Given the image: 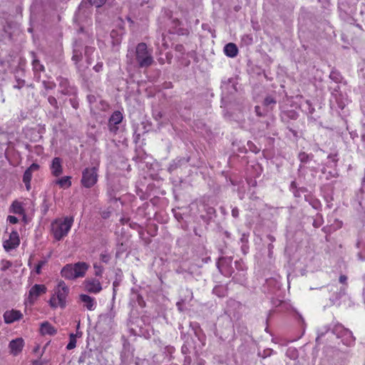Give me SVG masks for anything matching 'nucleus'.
I'll return each mask as SVG.
<instances>
[{"label":"nucleus","instance_id":"obj_13","mask_svg":"<svg viewBox=\"0 0 365 365\" xmlns=\"http://www.w3.org/2000/svg\"><path fill=\"white\" fill-rule=\"evenodd\" d=\"M79 299L83 304V307L87 310L93 311L96 308L95 298L86 294H81L79 295Z\"/></svg>","mask_w":365,"mask_h":365},{"label":"nucleus","instance_id":"obj_25","mask_svg":"<svg viewBox=\"0 0 365 365\" xmlns=\"http://www.w3.org/2000/svg\"><path fill=\"white\" fill-rule=\"evenodd\" d=\"M277 101L272 96H267L264 100V106L268 107L271 105H275Z\"/></svg>","mask_w":365,"mask_h":365},{"label":"nucleus","instance_id":"obj_40","mask_svg":"<svg viewBox=\"0 0 365 365\" xmlns=\"http://www.w3.org/2000/svg\"><path fill=\"white\" fill-rule=\"evenodd\" d=\"M217 288H215V289H214V292H215V294L216 295H217V296H218V297H224V294H222V295H221V294H218V293L217 292Z\"/></svg>","mask_w":365,"mask_h":365},{"label":"nucleus","instance_id":"obj_41","mask_svg":"<svg viewBox=\"0 0 365 365\" xmlns=\"http://www.w3.org/2000/svg\"><path fill=\"white\" fill-rule=\"evenodd\" d=\"M159 62H160V64H163L164 63L163 59L159 60Z\"/></svg>","mask_w":365,"mask_h":365},{"label":"nucleus","instance_id":"obj_27","mask_svg":"<svg viewBox=\"0 0 365 365\" xmlns=\"http://www.w3.org/2000/svg\"><path fill=\"white\" fill-rule=\"evenodd\" d=\"M46 262V261L41 260V261H39L36 264V265L35 267V272H36V274H41V269L45 265Z\"/></svg>","mask_w":365,"mask_h":365},{"label":"nucleus","instance_id":"obj_18","mask_svg":"<svg viewBox=\"0 0 365 365\" xmlns=\"http://www.w3.org/2000/svg\"><path fill=\"white\" fill-rule=\"evenodd\" d=\"M71 177L64 176L56 180L55 183L61 188H68L71 186Z\"/></svg>","mask_w":365,"mask_h":365},{"label":"nucleus","instance_id":"obj_11","mask_svg":"<svg viewBox=\"0 0 365 365\" xmlns=\"http://www.w3.org/2000/svg\"><path fill=\"white\" fill-rule=\"evenodd\" d=\"M23 314L19 310L11 309L6 311L4 314V320L6 324H12L23 319Z\"/></svg>","mask_w":365,"mask_h":365},{"label":"nucleus","instance_id":"obj_22","mask_svg":"<svg viewBox=\"0 0 365 365\" xmlns=\"http://www.w3.org/2000/svg\"><path fill=\"white\" fill-rule=\"evenodd\" d=\"M76 346V336L74 334H71L69 336V342L66 346L68 350H71Z\"/></svg>","mask_w":365,"mask_h":365},{"label":"nucleus","instance_id":"obj_31","mask_svg":"<svg viewBox=\"0 0 365 365\" xmlns=\"http://www.w3.org/2000/svg\"><path fill=\"white\" fill-rule=\"evenodd\" d=\"M255 113H256V115L259 117H262V116H264L265 114L263 113L262 111H261V108L259 106H256L255 107Z\"/></svg>","mask_w":365,"mask_h":365},{"label":"nucleus","instance_id":"obj_12","mask_svg":"<svg viewBox=\"0 0 365 365\" xmlns=\"http://www.w3.org/2000/svg\"><path fill=\"white\" fill-rule=\"evenodd\" d=\"M63 160L58 157H55L50 165V170L52 175L59 177L63 173Z\"/></svg>","mask_w":365,"mask_h":365},{"label":"nucleus","instance_id":"obj_26","mask_svg":"<svg viewBox=\"0 0 365 365\" xmlns=\"http://www.w3.org/2000/svg\"><path fill=\"white\" fill-rule=\"evenodd\" d=\"M43 85L46 90H53L56 88V83L53 81H44Z\"/></svg>","mask_w":365,"mask_h":365},{"label":"nucleus","instance_id":"obj_5","mask_svg":"<svg viewBox=\"0 0 365 365\" xmlns=\"http://www.w3.org/2000/svg\"><path fill=\"white\" fill-rule=\"evenodd\" d=\"M98 165L92 168H86L82 172L81 184L86 188L93 187L98 179Z\"/></svg>","mask_w":365,"mask_h":365},{"label":"nucleus","instance_id":"obj_3","mask_svg":"<svg viewBox=\"0 0 365 365\" xmlns=\"http://www.w3.org/2000/svg\"><path fill=\"white\" fill-rule=\"evenodd\" d=\"M90 265L85 262L67 264L61 270V275L66 279L74 280L85 277Z\"/></svg>","mask_w":365,"mask_h":365},{"label":"nucleus","instance_id":"obj_34","mask_svg":"<svg viewBox=\"0 0 365 365\" xmlns=\"http://www.w3.org/2000/svg\"><path fill=\"white\" fill-rule=\"evenodd\" d=\"M103 63L102 62H99L96 66H94L93 69L96 72H100L103 69Z\"/></svg>","mask_w":365,"mask_h":365},{"label":"nucleus","instance_id":"obj_19","mask_svg":"<svg viewBox=\"0 0 365 365\" xmlns=\"http://www.w3.org/2000/svg\"><path fill=\"white\" fill-rule=\"evenodd\" d=\"M57 81H58L60 88L62 89V93L63 94H67L68 93L69 88L68 80L63 77H58L57 78Z\"/></svg>","mask_w":365,"mask_h":365},{"label":"nucleus","instance_id":"obj_30","mask_svg":"<svg viewBox=\"0 0 365 365\" xmlns=\"http://www.w3.org/2000/svg\"><path fill=\"white\" fill-rule=\"evenodd\" d=\"M81 59V55L78 54L76 51H74V53L72 56V60L75 62L78 63Z\"/></svg>","mask_w":365,"mask_h":365},{"label":"nucleus","instance_id":"obj_32","mask_svg":"<svg viewBox=\"0 0 365 365\" xmlns=\"http://www.w3.org/2000/svg\"><path fill=\"white\" fill-rule=\"evenodd\" d=\"M232 216L235 218H237L239 217V215H240V211H239V209L237 207H234L232 209Z\"/></svg>","mask_w":365,"mask_h":365},{"label":"nucleus","instance_id":"obj_17","mask_svg":"<svg viewBox=\"0 0 365 365\" xmlns=\"http://www.w3.org/2000/svg\"><path fill=\"white\" fill-rule=\"evenodd\" d=\"M40 331L43 335H55L57 333L56 329L48 322L41 324Z\"/></svg>","mask_w":365,"mask_h":365},{"label":"nucleus","instance_id":"obj_15","mask_svg":"<svg viewBox=\"0 0 365 365\" xmlns=\"http://www.w3.org/2000/svg\"><path fill=\"white\" fill-rule=\"evenodd\" d=\"M238 48L234 43H228L224 47L225 54L230 58H235L238 54Z\"/></svg>","mask_w":365,"mask_h":365},{"label":"nucleus","instance_id":"obj_14","mask_svg":"<svg viewBox=\"0 0 365 365\" xmlns=\"http://www.w3.org/2000/svg\"><path fill=\"white\" fill-rule=\"evenodd\" d=\"M9 346L11 354L16 356L21 352L23 347L24 346V341L22 338H16L10 341Z\"/></svg>","mask_w":365,"mask_h":365},{"label":"nucleus","instance_id":"obj_9","mask_svg":"<svg viewBox=\"0 0 365 365\" xmlns=\"http://www.w3.org/2000/svg\"><path fill=\"white\" fill-rule=\"evenodd\" d=\"M20 244V237L16 230H13L9 235V239L6 240L3 246L6 251L14 250L19 247Z\"/></svg>","mask_w":365,"mask_h":365},{"label":"nucleus","instance_id":"obj_1","mask_svg":"<svg viewBox=\"0 0 365 365\" xmlns=\"http://www.w3.org/2000/svg\"><path fill=\"white\" fill-rule=\"evenodd\" d=\"M69 293L70 288L66 283L62 279L58 280L53 289L51 296L48 302V305L53 309H65L67 306Z\"/></svg>","mask_w":365,"mask_h":365},{"label":"nucleus","instance_id":"obj_37","mask_svg":"<svg viewBox=\"0 0 365 365\" xmlns=\"http://www.w3.org/2000/svg\"><path fill=\"white\" fill-rule=\"evenodd\" d=\"M24 81H19L18 85L14 86V88L19 89V88H22L24 86Z\"/></svg>","mask_w":365,"mask_h":365},{"label":"nucleus","instance_id":"obj_21","mask_svg":"<svg viewBox=\"0 0 365 365\" xmlns=\"http://www.w3.org/2000/svg\"><path fill=\"white\" fill-rule=\"evenodd\" d=\"M314 155L312 154H307L305 152H300L298 155V159L302 163H307L309 162Z\"/></svg>","mask_w":365,"mask_h":365},{"label":"nucleus","instance_id":"obj_29","mask_svg":"<svg viewBox=\"0 0 365 365\" xmlns=\"http://www.w3.org/2000/svg\"><path fill=\"white\" fill-rule=\"evenodd\" d=\"M7 221L11 224H16L19 222V220L16 217L13 215H9L7 217Z\"/></svg>","mask_w":365,"mask_h":365},{"label":"nucleus","instance_id":"obj_6","mask_svg":"<svg viewBox=\"0 0 365 365\" xmlns=\"http://www.w3.org/2000/svg\"><path fill=\"white\" fill-rule=\"evenodd\" d=\"M47 292V287L45 284H36L31 287L27 297V302L30 304H34L38 298L42 294H46Z\"/></svg>","mask_w":365,"mask_h":365},{"label":"nucleus","instance_id":"obj_8","mask_svg":"<svg viewBox=\"0 0 365 365\" xmlns=\"http://www.w3.org/2000/svg\"><path fill=\"white\" fill-rule=\"evenodd\" d=\"M123 119V116L120 111H114L108 120V125L110 132L115 134L118 130V125L122 122Z\"/></svg>","mask_w":365,"mask_h":365},{"label":"nucleus","instance_id":"obj_44","mask_svg":"<svg viewBox=\"0 0 365 365\" xmlns=\"http://www.w3.org/2000/svg\"><path fill=\"white\" fill-rule=\"evenodd\" d=\"M292 185L294 186V182H292Z\"/></svg>","mask_w":365,"mask_h":365},{"label":"nucleus","instance_id":"obj_28","mask_svg":"<svg viewBox=\"0 0 365 365\" xmlns=\"http://www.w3.org/2000/svg\"><path fill=\"white\" fill-rule=\"evenodd\" d=\"M91 4L95 5L97 7H100L103 5L106 0H88Z\"/></svg>","mask_w":365,"mask_h":365},{"label":"nucleus","instance_id":"obj_20","mask_svg":"<svg viewBox=\"0 0 365 365\" xmlns=\"http://www.w3.org/2000/svg\"><path fill=\"white\" fill-rule=\"evenodd\" d=\"M34 58L32 61V66L34 72L44 71L45 68L40 61L36 58L35 53H33Z\"/></svg>","mask_w":365,"mask_h":365},{"label":"nucleus","instance_id":"obj_10","mask_svg":"<svg viewBox=\"0 0 365 365\" xmlns=\"http://www.w3.org/2000/svg\"><path fill=\"white\" fill-rule=\"evenodd\" d=\"M39 168V165L34 163L25 170L23 175V182H24L27 190H30L31 189L32 173L38 170Z\"/></svg>","mask_w":365,"mask_h":365},{"label":"nucleus","instance_id":"obj_24","mask_svg":"<svg viewBox=\"0 0 365 365\" xmlns=\"http://www.w3.org/2000/svg\"><path fill=\"white\" fill-rule=\"evenodd\" d=\"M100 259L102 262L108 264L111 259V255L105 251L104 252L100 254Z\"/></svg>","mask_w":365,"mask_h":365},{"label":"nucleus","instance_id":"obj_42","mask_svg":"<svg viewBox=\"0 0 365 365\" xmlns=\"http://www.w3.org/2000/svg\"><path fill=\"white\" fill-rule=\"evenodd\" d=\"M313 225H314L315 227H318L317 223H316V222H314Z\"/></svg>","mask_w":365,"mask_h":365},{"label":"nucleus","instance_id":"obj_38","mask_svg":"<svg viewBox=\"0 0 365 365\" xmlns=\"http://www.w3.org/2000/svg\"><path fill=\"white\" fill-rule=\"evenodd\" d=\"M329 158H331V160L334 162V163H336L337 162V159H336V155H329L328 156Z\"/></svg>","mask_w":365,"mask_h":365},{"label":"nucleus","instance_id":"obj_39","mask_svg":"<svg viewBox=\"0 0 365 365\" xmlns=\"http://www.w3.org/2000/svg\"><path fill=\"white\" fill-rule=\"evenodd\" d=\"M182 303H183V302H182H182H178L176 303V306H177V307H178V310H180V311H182Z\"/></svg>","mask_w":365,"mask_h":365},{"label":"nucleus","instance_id":"obj_7","mask_svg":"<svg viewBox=\"0 0 365 365\" xmlns=\"http://www.w3.org/2000/svg\"><path fill=\"white\" fill-rule=\"evenodd\" d=\"M83 287L86 292L91 294H98L103 289L101 282L96 278L86 279L83 282Z\"/></svg>","mask_w":365,"mask_h":365},{"label":"nucleus","instance_id":"obj_43","mask_svg":"<svg viewBox=\"0 0 365 365\" xmlns=\"http://www.w3.org/2000/svg\"><path fill=\"white\" fill-rule=\"evenodd\" d=\"M34 365H38V363L36 361H34Z\"/></svg>","mask_w":365,"mask_h":365},{"label":"nucleus","instance_id":"obj_35","mask_svg":"<svg viewBox=\"0 0 365 365\" xmlns=\"http://www.w3.org/2000/svg\"><path fill=\"white\" fill-rule=\"evenodd\" d=\"M347 277L345 275H341L339 277V281L341 284H346Z\"/></svg>","mask_w":365,"mask_h":365},{"label":"nucleus","instance_id":"obj_23","mask_svg":"<svg viewBox=\"0 0 365 365\" xmlns=\"http://www.w3.org/2000/svg\"><path fill=\"white\" fill-rule=\"evenodd\" d=\"M94 274L96 277H102L104 268L97 262L93 263Z\"/></svg>","mask_w":365,"mask_h":365},{"label":"nucleus","instance_id":"obj_36","mask_svg":"<svg viewBox=\"0 0 365 365\" xmlns=\"http://www.w3.org/2000/svg\"><path fill=\"white\" fill-rule=\"evenodd\" d=\"M11 266V263L9 261H5L3 267L1 268L2 270H6V269L9 268Z\"/></svg>","mask_w":365,"mask_h":365},{"label":"nucleus","instance_id":"obj_16","mask_svg":"<svg viewBox=\"0 0 365 365\" xmlns=\"http://www.w3.org/2000/svg\"><path fill=\"white\" fill-rule=\"evenodd\" d=\"M10 212H12L14 214H16V215H23L24 217H25V210L24 208V206H23V204L22 202L18 201V200H14L11 206H10V210H9Z\"/></svg>","mask_w":365,"mask_h":365},{"label":"nucleus","instance_id":"obj_33","mask_svg":"<svg viewBox=\"0 0 365 365\" xmlns=\"http://www.w3.org/2000/svg\"><path fill=\"white\" fill-rule=\"evenodd\" d=\"M49 103L53 106H57V100L53 96H49L48 98Z\"/></svg>","mask_w":365,"mask_h":365},{"label":"nucleus","instance_id":"obj_4","mask_svg":"<svg viewBox=\"0 0 365 365\" xmlns=\"http://www.w3.org/2000/svg\"><path fill=\"white\" fill-rule=\"evenodd\" d=\"M135 61L138 68H148L154 63L153 50L148 48L145 43L137 44L135 50Z\"/></svg>","mask_w":365,"mask_h":365},{"label":"nucleus","instance_id":"obj_2","mask_svg":"<svg viewBox=\"0 0 365 365\" xmlns=\"http://www.w3.org/2000/svg\"><path fill=\"white\" fill-rule=\"evenodd\" d=\"M74 219L73 217H65L54 220L51 224V232L56 241L66 237L71 229Z\"/></svg>","mask_w":365,"mask_h":365}]
</instances>
